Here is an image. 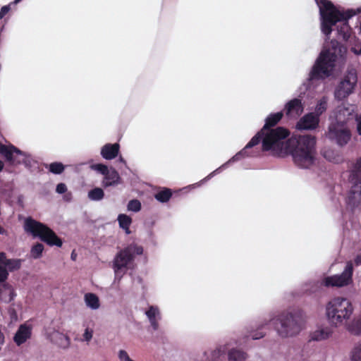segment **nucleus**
<instances>
[{
  "label": "nucleus",
  "instance_id": "4468645a",
  "mask_svg": "<svg viewBox=\"0 0 361 361\" xmlns=\"http://www.w3.org/2000/svg\"><path fill=\"white\" fill-rule=\"evenodd\" d=\"M32 334L31 328L26 324H21L16 333L13 340L18 345H20L30 338Z\"/></svg>",
  "mask_w": 361,
  "mask_h": 361
},
{
  "label": "nucleus",
  "instance_id": "7ed1b4c3",
  "mask_svg": "<svg viewBox=\"0 0 361 361\" xmlns=\"http://www.w3.org/2000/svg\"><path fill=\"white\" fill-rule=\"evenodd\" d=\"M354 307L350 300L336 297L330 300L326 307L328 321L335 326H341L352 316Z\"/></svg>",
  "mask_w": 361,
  "mask_h": 361
},
{
  "label": "nucleus",
  "instance_id": "09e8293b",
  "mask_svg": "<svg viewBox=\"0 0 361 361\" xmlns=\"http://www.w3.org/2000/svg\"><path fill=\"white\" fill-rule=\"evenodd\" d=\"M4 166V163L1 161H0V171L3 170Z\"/></svg>",
  "mask_w": 361,
  "mask_h": 361
},
{
  "label": "nucleus",
  "instance_id": "393cba45",
  "mask_svg": "<svg viewBox=\"0 0 361 361\" xmlns=\"http://www.w3.org/2000/svg\"><path fill=\"white\" fill-rule=\"evenodd\" d=\"M246 358V353L240 350L232 349L228 353L229 361H245Z\"/></svg>",
  "mask_w": 361,
  "mask_h": 361
},
{
  "label": "nucleus",
  "instance_id": "37998d69",
  "mask_svg": "<svg viewBox=\"0 0 361 361\" xmlns=\"http://www.w3.org/2000/svg\"><path fill=\"white\" fill-rule=\"evenodd\" d=\"M357 130L360 135H361V118H357Z\"/></svg>",
  "mask_w": 361,
  "mask_h": 361
},
{
  "label": "nucleus",
  "instance_id": "603ef678",
  "mask_svg": "<svg viewBox=\"0 0 361 361\" xmlns=\"http://www.w3.org/2000/svg\"><path fill=\"white\" fill-rule=\"evenodd\" d=\"M20 1V0H15L14 3H16H16L19 2Z\"/></svg>",
  "mask_w": 361,
  "mask_h": 361
},
{
  "label": "nucleus",
  "instance_id": "de8ad7c7",
  "mask_svg": "<svg viewBox=\"0 0 361 361\" xmlns=\"http://www.w3.org/2000/svg\"><path fill=\"white\" fill-rule=\"evenodd\" d=\"M353 11V10H352ZM354 12L355 13V14L357 13H361V9H357V12L354 11ZM360 31H361V19H360Z\"/></svg>",
  "mask_w": 361,
  "mask_h": 361
},
{
  "label": "nucleus",
  "instance_id": "ea45409f",
  "mask_svg": "<svg viewBox=\"0 0 361 361\" xmlns=\"http://www.w3.org/2000/svg\"><path fill=\"white\" fill-rule=\"evenodd\" d=\"M10 5L4 6L0 11V19L3 18L10 11Z\"/></svg>",
  "mask_w": 361,
  "mask_h": 361
},
{
  "label": "nucleus",
  "instance_id": "aec40b11",
  "mask_svg": "<svg viewBox=\"0 0 361 361\" xmlns=\"http://www.w3.org/2000/svg\"><path fill=\"white\" fill-rule=\"evenodd\" d=\"M348 19L341 20L339 22H343V23L338 27V34L339 37H341L344 41H348L351 35V27L348 25Z\"/></svg>",
  "mask_w": 361,
  "mask_h": 361
},
{
  "label": "nucleus",
  "instance_id": "c9c22d12",
  "mask_svg": "<svg viewBox=\"0 0 361 361\" xmlns=\"http://www.w3.org/2000/svg\"><path fill=\"white\" fill-rule=\"evenodd\" d=\"M264 326L261 325L258 327L257 330L252 334H250V336L253 340L259 339L263 338L265 335V333L262 332V330L264 329Z\"/></svg>",
  "mask_w": 361,
  "mask_h": 361
},
{
  "label": "nucleus",
  "instance_id": "5701e85b",
  "mask_svg": "<svg viewBox=\"0 0 361 361\" xmlns=\"http://www.w3.org/2000/svg\"><path fill=\"white\" fill-rule=\"evenodd\" d=\"M172 196V191L169 188H164L161 190L158 191L154 197L157 200L160 202L164 203L167 202Z\"/></svg>",
  "mask_w": 361,
  "mask_h": 361
},
{
  "label": "nucleus",
  "instance_id": "4c0bfd02",
  "mask_svg": "<svg viewBox=\"0 0 361 361\" xmlns=\"http://www.w3.org/2000/svg\"><path fill=\"white\" fill-rule=\"evenodd\" d=\"M56 191L59 194L65 193L67 191V187L66 184L63 183H59L56 185Z\"/></svg>",
  "mask_w": 361,
  "mask_h": 361
},
{
  "label": "nucleus",
  "instance_id": "9b49d317",
  "mask_svg": "<svg viewBox=\"0 0 361 361\" xmlns=\"http://www.w3.org/2000/svg\"><path fill=\"white\" fill-rule=\"evenodd\" d=\"M357 82V77L354 73H349L340 82L336 91V96L345 97L348 96L354 89Z\"/></svg>",
  "mask_w": 361,
  "mask_h": 361
},
{
  "label": "nucleus",
  "instance_id": "20e7f679",
  "mask_svg": "<svg viewBox=\"0 0 361 361\" xmlns=\"http://www.w3.org/2000/svg\"><path fill=\"white\" fill-rule=\"evenodd\" d=\"M23 228L27 233L30 234L33 238H39L49 246L61 247L63 245L62 240L52 229L32 217H27L25 219Z\"/></svg>",
  "mask_w": 361,
  "mask_h": 361
},
{
  "label": "nucleus",
  "instance_id": "8fccbe9b",
  "mask_svg": "<svg viewBox=\"0 0 361 361\" xmlns=\"http://www.w3.org/2000/svg\"><path fill=\"white\" fill-rule=\"evenodd\" d=\"M75 257H76V255H75L74 251H73V252L71 253V258H72L73 260H75Z\"/></svg>",
  "mask_w": 361,
  "mask_h": 361
},
{
  "label": "nucleus",
  "instance_id": "473e14b6",
  "mask_svg": "<svg viewBox=\"0 0 361 361\" xmlns=\"http://www.w3.org/2000/svg\"><path fill=\"white\" fill-rule=\"evenodd\" d=\"M145 314L149 320H152L156 319L157 316L159 314V311L157 307L150 306Z\"/></svg>",
  "mask_w": 361,
  "mask_h": 361
},
{
  "label": "nucleus",
  "instance_id": "bb28decb",
  "mask_svg": "<svg viewBox=\"0 0 361 361\" xmlns=\"http://www.w3.org/2000/svg\"><path fill=\"white\" fill-rule=\"evenodd\" d=\"M104 197V190L100 188H95L88 192V197L93 201H99Z\"/></svg>",
  "mask_w": 361,
  "mask_h": 361
},
{
  "label": "nucleus",
  "instance_id": "39448f33",
  "mask_svg": "<svg viewBox=\"0 0 361 361\" xmlns=\"http://www.w3.org/2000/svg\"><path fill=\"white\" fill-rule=\"evenodd\" d=\"M303 322L300 311L282 312L275 319L274 324L279 336L283 338L293 336L299 334Z\"/></svg>",
  "mask_w": 361,
  "mask_h": 361
},
{
  "label": "nucleus",
  "instance_id": "a211bd4d",
  "mask_svg": "<svg viewBox=\"0 0 361 361\" xmlns=\"http://www.w3.org/2000/svg\"><path fill=\"white\" fill-rule=\"evenodd\" d=\"M120 179L118 173L114 169H111L104 176L103 180V186L106 188L109 186L116 185Z\"/></svg>",
  "mask_w": 361,
  "mask_h": 361
},
{
  "label": "nucleus",
  "instance_id": "1a4fd4ad",
  "mask_svg": "<svg viewBox=\"0 0 361 361\" xmlns=\"http://www.w3.org/2000/svg\"><path fill=\"white\" fill-rule=\"evenodd\" d=\"M326 137L338 146L343 147L350 140L351 133L344 125L338 122L331 123L329 126Z\"/></svg>",
  "mask_w": 361,
  "mask_h": 361
},
{
  "label": "nucleus",
  "instance_id": "79ce46f5",
  "mask_svg": "<svg viewBox=\"0 0 361 361\" xmlns=\"http://www.w3.org/2000/svg\"><path fill=\"white\" fill-rule=\"evenodd\" d=\"M149 322L151 324V326L154 329V330H157L159 327L158 322L157 321V319L149 320Z\"/></svg>",
  "mask_w": 361,
  "mask_h": 361
},
{
  "label": "nucleus",
  "instance_id": "ddd939ff",
  "mask_svg": "<svg viewBox=\"0 0 361 361\" xmlns=\"http://www.w3.org/2000/svg\"><path fill=\"white\" fill-rule=\"evenodd\" d=\"M304 110L301 99L295 98L290 100L285 106L284 111L287 116H299Z\"/></svg>",
  "mask_w": 361,
  "mask_h": 361
},
{
  "label": "nucleus",
  "instance_id": "e433bc0d",
  "mask_svg": "<svg viewBox=\"0 0 361 361\" xmlns=\"http://www.w3.org/2000/svg\"><path fill=\"white\" fill-rule=\"evenodd\" d=\"M8 276V272L4 266L0 265V282H4Z\"/></svg>",
  "mask_w": 361,
  "mask_h": 361
},
{
  "label": "nucleus",
  "instance_id": "cd10ccee",
  "mask_svg": "<svg viewBox=\"0 0 361 361\" xmlns=\"http://www.w3.org/2000/svg\"><path fill=\"white\" fill-rule=\"evenodd\" d=\"M44 245L41 243H37L32 245L30 250L31 256L34 259H39L42 257V252L44 251Z\"/></svg>",
  "mask_w": 361,
  "mask_h": 361
},
{
  "label": "nucleus",
  "instance_id": "412c9836",
  "mask_svg": "<svg viewBox=\"0 0 361 361\" xmlns=\"http://www.w3.org/2000/svg\"><path fill=\"white\" fill-rule=\"evenodd\" d=\"M118 221L119 226L125 230L126 234H130V226L132 223V219L124 214H119L118 216Z\"/></svg>",
  "mask_w": 361,
  "mask_h": 361
},
{
  "label": "nucleus",
  "instance_id": "a18cd8bd",
  "mask_svg": "<svg viewBox=\"0 0 361 361\" xmlns=\"http://www.w3.org/2000/svg\"><path fill=\"white\" fill-rule=\"evenodd\" d=\"M330 152V151H325L323 154L324 157L329 160H331L329 156L328 155Z\"/></svg>",
  "mask_w": 361,
  "mask_h": 361
},
{
  "label": "nucleus",
  "instance_id": "f8f14e48",
  "mask_svg": "<svg viewBox=\"0 0 361 361\" xmlns=\"http://www.w3.org/2000/svg\"><path fill=\"white\" fill-rule=\"evenodd\" d=\"M319 118L314 113H308L298 121L296 128L298 130H314L319 126Z\"/></svg>",
  "mask_w": 361,
  "mask_h": 361
},
{
  "label": "nucleus",
  "instance_id": "49530a36",
  "mask_svg": "<svg viewBox=\"0 0 361 361\" xmlns=\"http://www.w3.org/2000/svg\"><path fill=\"white\" fill-rule=\"evenodd\" d=\"M6 233V231L0 226V234H5Z\"/></svg>",
  "mask_w": 361,
  "mask_h": 361
},
{
  "label": "nucleus",
  "instance_id": "c85d7f7f",
  "mask_svg": "<svg viewBox=\"0 0 361 361\" xmlns=\"http://www.w3.org/2000/svg\"><path fill=\"white\" fill-rule=\"evenodd\" d=\"M348 329L353 334L361 336V315L353 321Z\"/></svg>",
  "mask_w": 361,
  "mask_h": 361
},
{
  "label": "nucleus",
  "instance_id": "2f4dec72",
  "mask_svg": "<svg viewBox=\"0 0 361 361\" xmlns=\"http://www.w3.org/2000/svg\"><path fill=\"white\" fill-rule=\"evenodd\" d=\"M352 361H361V343H358L353 350Z\"/></svg>",
  "mask_w": 361,
  "mask_h": 361
},
{
  "label": "nucleus",
  "instance_id": "4be33fe9",
  "mask_svg": "<svg viewBox=\"0 0 361 361\" xmlns=\"http://www.w3.org/2000/svg\"><path fill=\"white\" fill-rule=\"evenodd\" d=\"M85 301L87 306L93 310H96L99 307V298L94 293H86L85 295Z\"/></svg>",
  "mask_w": 361,
  "mask_h": 361
},
{
  "label": "nucleus",
  "instance_id": "a19ab883",
  "mask_svg": "<svg viewBox=\"0 0 361 361\" xmlns=\"http://www.w3.org/2000/svg\"><path fill=\"white\" fill-rule=\"evenodd\" d=\"M7 259L6 253L3 252H0V264L4 265Z\"/></svg>",
  "mask_w": 361,
  "mask_h": 361
},
{
  "label": "nucleus",
  "instance_id": "f03ea898",
  "mask_svg": "<svg viewBox=\"0 0 361 361\" xmlns=\"http://www.w3.org/2000/svg\"><path fill=\"white\" fill-rule=\"evenodd\" d=\"M319 7L321 30L327 38L332 32V27L338 21L350 18L355 15L352 10L341 11L329 0H315Z\"/></svg>",
  "mask_w": 361,
  "mask_h": 361
},
{
  "label": "nucleus",
  "instance_id": "f3484780",
  "mask_svg": "<svg viewBox=\"0 0 361 361\" xmlns=\"http://www.w3.org/2000/svg\"><path fill=\"white\" fill-rule=\"evenodd\" d=\"M13 153L22 154L21 151L13 145L7 146L0 142V154L4 155L6 160L12 164L15 163Z\"/></svg>",
  "mask_w": 361,
  "mask_h": 361
},
{
  "label": "nucleus",
  "instance_id": "f704fd0d",
  "mask_svg": "<svg viewBox=\"0 0 361 361\" xmlns=\"http://www.w3.org/2000/svg\"><path fill=\"white\" fill-rule=\"evenodd\" d=\"M92 169L105 176L110 169L103 164H97L92 166Z\"/></svg>",
  "mask_w": 361,
  "mask_h": 361
},
{
  "label": "nucleus",
  "instance_id": "f257e3e1",
  "mask_svg": "<svg viewBox=\"0 0 361 361\" xmlns=\"http://www.w3.org/2000/svg\"><path fill=\"white\" fill-rule=\"evenodd\" d=\"M283 113L270 114L265 119L262 128L250 140L246 146L233 157L238 161L245 156H252L248 150L262 142V150L271 155L283 157L291 154L296 165L309 168L314 161L316 137L313 135L289 136L290 132L283 127H275L282 119Z\"/></svg>",
  "mask_w": 361,
  "mask_h": 361
},
{
  "label": "nucleus",
  "instance_id": "9d476101",
  "mask_svg": "<svg viewBox=\"0 0 361 361\" xmlns=\"http://www.w3.org/2000/svg\"><path fill=\"white\" fill-rule=\"evenodd\" d=\"M352 184L350 192L352 195L361 196V157L357 158L350 171L349 177Z\"/></svg>",
  "mask_w": 361,
  "mask_h": 361
},
{
  "label": "nucleus",
  "instance_id": "6ab92c4d",
  "mask_svg": "<svg viewBox=\"0 0 361 361\" xmlns=\"http://www.w3.org/2000/svg\"><path fill=\"white\" fill-rule=\"evenodd\" d=\"M332 334V331L330 328L326 327L317 329L312 332L310 335L311 341H320L329 338Z\"/></svg>",
  "mask_w": 361,
  "mask_h": 361
},
{
  "label": "nucleus",
  "instance_id": "58836bf2",
  "mask_svg": "<svg viewBox=\"0 0 361 361\" xmlns=\"http://www.w3.org/2000/svg\"><path fill=\"white\" fill-rule=\"evenodd\" d=\"M92 335L93 331L87 328L83 334L84 340L86 341H90L92 338Z\"/></svg>",
  "mask_w": 361,
  "mask_h": 361
},
{
  "label": "nucleus",
  "instance_id": "7c9ffc66",
  "mask_svg": "<svg viewBox=\"0 0 361 361\" xmlns=\"http://www.w3.org/2000/svg\"><path fill=\"white\" fill-rule=\"evenodd\" d=\"M225 347H220L212 353L211 361H221V357H224Z\"/></svg>",
  "mask_w": 361,
  "mask_h": 361
},
{
  "label": "nucleus",
  "instance_id": "c03bdc74",
  "mask_svg": "<svg viewBox=\"0 0 361 361\" xmlns=\"http://www.w3.org/2000/svg\"><path fill=\"white\" fill-rule=\"evenodd\" d=\"M354 262H355V264L356 266L361 265V255H358L355 257V259Z\"/></svg>",
  "mask_w": 361,
  "mask_h": 361
},
{
  "label": "nucleus",
  "instance_id": "2eb2a0df",
  "mask_svg": "<svg viewBox=\"0 0 361 361\" xmlns=\"http://www.w3.org/2000/svg\"><path fill=\"white\" fill-rule=\"evenodd\" d=\"M51 341L59 347L62 348H67L71 344L70 338L58 331H54L49 335Z\"/></svg>",
  "mask_w": 361,
  "mask_h": 361
},
{
  "label": "nucleus",
  "instance_id": "0eeeda50",
  "mask_svg": "<svg viewBox=\"0 0 361 361\" xmlns=\"http://www.w3.org/2000/svg\"><path fill=\"white\" fill-rule=\"evenodd\" d=\"M142 252V247L135 243L121 250L114 259L113 267L116 274L121 269L127 267L128 264L134 260L135 255H141Z\"/></svg>",
  "mask_w": 361,
  "mask_h": 361
},
{
  "label": "nucleus",
  "instance_id": "72a5a7b5",
  "mask_svg": "<svg viewBox=\"0 0 361 361\" xmlns=\"http://www.w3.org/2000/svg\"><path fill=\"white\" fill-rule=\"evenodd\" d=\"M128 210L138 212L141 209V203L137 200H132L128 204Z\"/></svg>",
  "mask_w": 361,
  "mask_h": 361
},
{
  "label": "nucleus",
  "instance_id": "c756f323",
  "mask_svg": "<svg viewBox=\"0 0 361 361\" xmlns=\"http://www.w3.org/2000/svg\"><path fill=\"white\" fill-rule=\"evenodd\" d=\"M64 166L61 162H53L49 164V170L54 174H61L64 171Z\"/></svg>",
  "mask_w": 361,
  "mask_h": 361
},
{
  "label": "nucleus",
  "instance_id": "dca6fc26",
  "mask_svg": "<svg viewBox=\"0 0 361 361\" xmlns=\"http://www.w3.org/2000/svg\"><path fill=\"white\" fill-rule=\"evenodd\" d=\"M119 148L120 145L118 143L106 144L101 149V154L105 159H113L118 156Z\"/></svg>",
  "mask_w": 361,
  "mask_h": 361
},
{
  "label": "nucleus",
  "instance_id": "6e6552de",
  "mask_svg": "<svg viewBox=\"0 0 361 361\" xmlns=\"http://www.w3.org/2000/svg\"><path fill=\"white\" fill-rule=\"evenodd\" d=\"M353 264L351 261L347 262L343 271L341 274H335L325 277L323 284L326 287H343L353 282Z\"/></svg>",
  "mask_w": 361,
  "mask_h": 361
},
{
  "label": "nucleus",
  "instance_id": "423d86ee",
  "mask_svg": "<svg viewBox=\"0 0 361 361\" xmlns=\"http://www.w3.org/2000/svg\"><path fill=\"white\" fill-rule=\"evenodd\" d=\"M337 56L329 50L322 51L310 73V80H319L329 77L335 67Z\"/></svg>",
  "mask_w": 361,
  "mask_h": 361
},
{
  "label": "nucleus",
  "instance_id": "3c124183",
  "mask_svg": "<svg viewBox=\"0 0 361 361\" xmlns=\"http://www.w3.org/2000/svg\"><path fill=\"white\" fill-rule=\"evenodd\" d=\"M4 287H6V288H10V286H9L8 283L4 284Z\"/></svg>",
  "mask_w": 361,
  "mask_h": 361
},
{
  "label": "nucleus",
  "instance_id": "b1692460",
  "mask_svg": "<svg viewBox=\"0 0 361 361\" xmlns=\"http://www.w3.org/2000/svg\"><path fill=\"white\" fill-rule=\"evenodd\" d=\"M327 101L326 97H323L318 101L315 106L314 112H313L315 116H317V118H319V116L326 111L328 106Z\"/></svg>",
  "mask_w": 361,
  "mask_h": 361
},
{
  "label": "nucleus",
  "instance_id": "a878e982",
  "mask_svg": "<svg viewBox=\"0 0 361 361\" xmlns=\"http://www.w3.org/2000/svg\"><path fill=\"white\" fill-rule=\"evenodd\" d=\"M23 260L20 259H8L4 265L9 271H14L20 269Z\"/></svg>",
  "mask_w": 361,
  "mask_h": 361
}]
</instances>
